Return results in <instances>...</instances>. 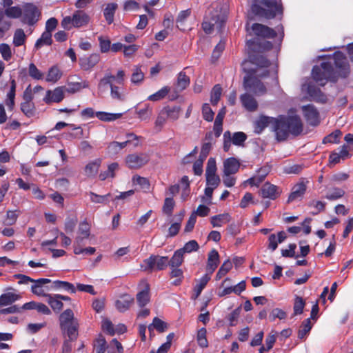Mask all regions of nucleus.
Listing matches in <instances>:
<instances>
[{"mask_svg": "<svg viewBox=\"0 0 353 353\" xmlns=\"http://www.w3.org/2000/svg\"><path fill=\"white\" fill-rule=\"evenodd\" d=\"M225 43L223 41H220L219 43L214 48L212 54V61L215 62L220 57L221 53L225 49Z\"/></svg>", "mask_w": 353, "mask_h": 353, "instance_id": "nucleus-62", "label": "nucleus"}, {"mask_svg": "<svg viewBox=\"0 0 353 353\" xmlns=\"http://www.w3.org/2000/svg\"><path fill=\"white\" fill-rule=\"evenodd\" d=\"M259 194L263 198L274 200L280 195L281 191L277 186L270 183H265L261 188Z\"/></svg>", "mask_w": 353, "mask_h": 353, "instance_id": "nucleus-13", "label": "nucleus"}, {"mask_svg": "<svg viewBox=\"0 0 353 353\" xmlns=\"http://www.w3.org/2000/svg\"><path fill=\"white\" fill-rule=\"evenodd\" d=\"M21 21L29 26H33L39 20L41 11L37 6L31 3L23 6Z\"/></svg>", "mask_w": 353, "mask_h": 353, "instance_id": "nucleus-6", "label": "nucleus"}, {"mask_svg": "<svg viewBox=\"0 0 353 353\" xmlns=\"http://www.w3.org/2000/svg\"><path fill=\"white\" fill-rule=\"evenodd\" d=\"M89 84L86 81L82 82H68L65 91L69 93H75L80 91L83 88H88Z\"/></svg>", "mask_w": 353, "mask_h": 353, "instance_id": "nucleus-38", "label": "nucleus"}, {"mask_svg": "<svg viewBox=\"0 0 353 353\" xmlns=\"http://www.w3.org/2000/svg\"><path fill=\"white\" fill-rule=\"evenodd\" d=\"M21 111L27 116L32 117L34 114V105L32 102H23L21 104Z\"/></svg>", "mask_w": 353, "mask_h": 353, "instance_id": "nucleus-63", "label": "nucleus"}, {"mask_svg": "<svg viewBox=\"0 0 353 353\" xmlns=\"http://www.w3.org/2000/svg\"><path fill=\"white\" fill-rule=\"evenodd\" d=\"M251 29L254 34L263 38H274L276 35L273 29L261 23H254Z\"/></svg>", "mask_w": 353, "mask_h": 353, "instance_id": "nucleus-12", "label": "nucleus"}, {"mask_svg": "<svg viewBox=\"0 0 353 353\" xmlns=\"http://www.w3.org/2000/svg\"><path fill=\"white\" fill-rule=\"evenodd\" d=\"M132 182L134 185H139L141 188L145 190V191L148 190L150 188V183L148 180L145 178L142 177L139 175H134L132 176Z\"/></svg>", "mask_w": 353, "mask_h": 353, "instance_id": "nucleus-49", "label": "nucleus"}, {"mask_svg": "<svg viewBox=\"0 0 353 353\" xmlns=\"http://www.w3.org/2000/svg\"><path fill=\"white\" fill-rule=\"evenodd\" d=\"M23 7L12 6L4 10V14L9 18L17 19L22 16Z\"/></svg>", "mask_w": 353, "mask_h": 353, "instance_id": "nucleus-48", "label": "nucleus"}, {"mask_svg": "<svg viewBox=\"0 0 353 353\" xmlns=\"http://www.w3.org/2000/svg\"><path fill=\"white\" fill-rule=\"evenodd\" d=\"M90 21V17L83 10L75 11L72 16L63 17L61 22L62 28L65 30H71L72 28H82L87 26Z\"/></svg>", "mask_w": 353, "mask_h": 353, "instance_id": "nucleus-4", "label": "nucleus"}, {"mask_svg": "<svg viewBox=\"0 0 353 353\" xmlns=\"http://www.w3.org/2000/svg\"><path fill=\"white\" fill-rule=\"evenodd\" d=\"M269 171V167L261 168L259 170L258 174L248 179V183H249L251 185L258 186L264 180Z\"/></svg>", "mask_w": 353, "mask_h": 353, "instance_id": "nucleus-26", "label": "nucleus"}, {"mask_svg": "<svg viewBox=\"0 0 353 353\" xmlns=\"http://www.w3.org/2000/svg\"><path fill=\"white\" fill-rule=\"evenodd\" d=\"M345 191L339 188H334L330 190L326 194L325 198L328 200H336L343 196Z\"/></svg>", "mask_w": 353, "mask_h": 353, "instance_id": "nucleus-51", "label": "nucleus"}, {"mask_svg": "<svg viewBox=\"0 0 353 353\" xmlns=\"http://www.w3.org/2000/svg\"><path fill=\"white\" fill-rule=\"evenodd\" d=\"M95 114L99 119L105 122L115 121L123 116L122 113H109L105 112H97Z\"/></svg>", "mask_w": 353, "mask_h": 353, "instance_id": "nucleus-33", "label": "nucleus"}, {"mask_svg": "<svg viewBox=\"0 0 353 353\" xmlns=\"http://www.w3.org/2000/svg\"><path fill=\"white\" fill-rule=\"evenodd\" d=\"M246 139V134L242 132H237L234 133L232 135L231 134L232 143L235 145H243V143L245 142Z\"/></svg>", "mask_w": 353, "mask_h": 353, "instance_id": "nucleus-52", "label": "nucleus"}, {"mask_svg": "<svg viewBox=\"0 0 353 353\" xmlns=\"http://www.w3.org/2000/svg\"><path fill=\"white\" fill-rule=\"evenodd\" d=\"M302 110L305 118L310 125H318L319 123V114L314 106L310 105L303 106Z\"/></svg>", "mask_w": 353, "mask_h": 353, "instance_id": "nucleus-17", "label": "nucleus"}, {"mask_svg": "<svg viewBox=\"0 0 353 353\" xmlns=\"http://www.w3.org/2000/svg\"><path fill=\"white\" fill-rule=\"evenodd\" d=\"M136 114L141 121L149 120L152 114V108L149 105H145L144 108L137 110Z\"/></svg>", "mask_w": 353, "mask_h": 353, "instance_id": "nucleus-43", "label": "nucleus"}, {"mask_svg": "<svg viewBox=\"0 0 353 353\" xmlns=\"http://www.w3.org/2000/svg\"><path fill=\"white\" fill-rule=\"evenodd\" d=\"M117 8V4L115 3H108L104 10V17L107 22L110 24L114 21V14Z\"/></svg>", "mask_w": 353, "mask_h": 353, "instance_id": "nucleus-42", "label": "nucleus"}, {"mask_svg": "<svg viewBox=\"0 0 353 353\" xmlns=\"http://www.w3.org/2000/svg\"><path fill=\"white\" fill-rule=\"evenodd\" d=\"M240 100L242 105L250 112H254L258 108V103L253 96L249 93L241 95Z\"/></svg>", "mask_w": 353, "mask_h": 353, "instance_id": "nucleus-18", "label": "nucleus"}, {"mask_svg": "<svg viewBox=\"0 0 353 353\" xmlns=\"http://www.w3.org/2000/svg\"><path fill=\"white\" fill-rule=\"evenodd\" d=\"M162 110L166 115L167 119L172 121H176L180 117L181 108L179 107H165Z\"/></svg>", "mask_w": 353, "mask_h": 353, "instance_id": "nucleus-34", "label": "nucleus"}, {"mask_svg": "<svg viewBox=\"0 0 353 353\" xmlns=\"http://www.w3.org/2000/svg\"><path fill=\"white\" fill-rule=\"evenodd\" d=\"M222 89L219 85H216L211 92L210 101L212 105H216L221 96Z\"/></svg>", "mask_w": 353, "mask_h": 353, "instance_id": "nucleus-58", "label": "nucleus"}, {"mask_svg": "<svg viewBox=\"0 0 353 353\" xmlns=\"http://www.w3.org/2000/svg\"><path fill=\"white\" fill-rule=\"evenodd\" d=\"M190 84V78L185 73L181 72L179 74L177 79V87L179 90H183L185 89Z\"/></svg>", "mask_w": 353, "mask_h": 353, "instance_id": "nucleus-54", "label": "nucleus"}, {"mask_svg": "<svg viewBox=\"0 0 353 353\" xmlns=\"http://www.w3.org/2000/svg\"><path fill=\"white\" fill-rule=\"evenodd\" d=\"M175 205L174 201L172 197H166L164 201V203L162 208V210L163 213H165L167 215H171L172 213L174 207Z\"/></svg>", "mask_w": 353, "mask_h": 353, "instance_id": "nucleus-55", "label": "nucleus"}, {"mask_svg": "<svg viewBox=\"0 0 353 353\" xmlns=\"http://www.w3.org/2000/svg\"><path fill=\"white\" fill-rule=\"evenodd\" d=\"M286 237V234L283 231L279 232L277 234H270L268 238V248L272 251H274L277 248L278 244L284 241Z\"/></svg>", "mask_w": 353, "mask_h": 353, "instance_id": "nucleus-22", "label": "nucleus"}, {"mask_svg": "<svg viewBox=\"0 0 353 353\" xmlns=\"http://www.w3.org/2000/svg\"><path fill=\"white\" fill-rule=\"evenodd\" d=\"M232 267V264L230 260H226L225 261H224V263L222 264L216 275V279H221L230 270Z\"/></svg>", "mask_w": 353, "mask_h": 353, "instance_id": "nucleus-53", "label": "nucleus"}, {"mask_svg": "<svg viewBox=\"0 0 353 353\" xmlns=\"http://www.w3.org/2000/svg\"><path fill=\"white\" fill-rule=\"evenodd\" d=\"M251 10L255 15L272 19L281 12V6L279 0H253Z\"/></svg>", "mask_w": 353, "mask_h": 353, "instance_id": "nucleus-3", "label": "nucleus"}, {"mask_svg": "<svg viewBox=\"0 0 353 353\" xmlns=\"http://www.w3.org/2000/svg\"><path fill=\"white\" fill-rule=\"evenodd\" d=\"M19 298V295L12 292L3 294L0 296V306L10 305L18 300Z\"/></svg>", "mask_w": 353, "mask_h": 353, "instance_id": "nucleus-39", "label": "nucleus"}, {"mask_svg": "<svg viewBox=\"0 0 353 353\" xmlns=\"http://www.w3.org/2000/svg\"><path fill=\"white\" fill-rule=\"evenodd\" d=\"M230 221V216L228 213L213 216L210 219V223L214 228L221 227L223 224L229 223Z\"/></svg>", "mask_w": 353, "mask_h": 353, "instance_id": "nucleus-27", "label": "nucleus"}, {"mask_svg": "<svg viewBox=\"0 0 353 353\" xmlns=\"http://www.w3.org/2000/svg\"><path fill=\"white\" fill-rule=\"evenodd\" d=\"M270 62L261 54L255 52H250L249 59L242 63V68L245 72L243 86L247 92L256 96H261L266 93L267 89L262 79L269 74L268 68Z\"/></svg>", "mask_w": 353, "mask_h": 353, "instance_id": "nucleus-1", "label": "nucleus"}, {"mask_svg": "<svg viewBox=\"0 0 353 353\" xmlns=\"http://www.w3.org/2000/svg\"><path fill=\"white\" fill-rule=\"evenodd\" d=\"M170 88L168 86H165L154 94L150 95L148 97V99L151 101H160L164 99L165 96L170 92Z\"/></svg>", "mask_w": 353, "mask_h": 353, "instance_id": "nucleus-46", "label": "nucleus"}, {"mask_svg": "<svg viewBox=\"0 0 353 353\" xmlns=\"http://www.w3.org/2000/svg\"><path fill=\"white\" fill-rule=\"evenodd\" d=\"M240 167V163L235 158H228L223 162L224 175H231L236 173Z\"/></svg>", "mask_w": 353, "mask_h": 353, "instance_id": "nucleus-20", "label": "nucleus"}, {"mask_svg": "<svg viewBox=\"0 0 353 353\" xmlns=\"http://www.w3.org/2000/svg\"><path fill=\"white\" fill-rule=\"evenodd\" d=\"M150 161L147 153H132L125 158V163L130 169L138 170L145 165Z\"/></svg>", "mask_w": 353, "mask_h": 353, "instance_id": "nucleus-8", "label": "nucleus"}, {"mask_svg": "<svg viewBox=\"0 0 353 353\" xmlns=\"http://www.w3.org/2000/svg\"><path fill=\"white\" fill-rule=\"evenodd\" d=\"M134 303V298L128 294H124L118 299L115 305L120 312H125L128 310Z\"/></svg>", "mask_w": 353, "mask_h": 353, "instance_id": "nucleus-21", "label": "nucleus"}, {"mask_svg": "<svg viewBox=\"0 0 353 353\" xmlns=\"http://www.w3.org/2000/svg\"><path fill=\"white\" fill-rule=\"evenodd\" d=\"M60 325L65 331H77L79 329L78 320L74 318V313L70 309L65 310L60 315Z\"/></svg>", "mask_w": 353, "mask_h": 353, "instance_id": "nucleus-9", "label": "nucleus"}, {"mask_svg": "<svg viewBox=\"0 0 353 353\" xmlns=\"http://www.w3.org/2000/svg\"><path fill=\"white\" fill-rule=\"evenodd\" d=\"M103 331H126L127 327L124 324H118L115 327L112 323L108 319H103L101 321Z\"/></svg>", "mask_w": 353, "mask_h": 353, "instance_id": "nucleus-30", "label": "nucleus"}, {"mask_svg": "<svg viewBox=\"0 0 353 353\" xmlns=\"http://www.w3.org/2000/svg\"><path fill=\"white\" fill-rule=\"evenodd\" d=\"M168 263V256L151 255L150 257L143 261L140 267L143 271L152 272L154 270H162L165 269Z\"/></svg>", "mask_w": 353, "mask_h": 353, "instance_id": "nucleus-5", "label": "nucleus"}, {"mask_svg": "<svg viewBox=\"0 0 353 353\" xmlns=\"http://www.w3.org/2000/svg\"><path fill=\"white\" fill-rule=\"evenodd\" d=\"M99 41L100 50L102 53H106L110 51L111 47L110 40L103 36L98 37Z\"/></svg>", "mask_w": 353, "mask_h": 353, "instance_id": "nucleus-57", "label": "nucleus"}, {"mask_svg": "<svg viewBox=\"0 0 353 353\" xmlns=\"http://www.w3.org/2000/svg\"><path fill=\"white\" fill-rule=\"evenodd\" d=\"M131 140H127L123 142L112 141L109 143L107 148V153L110 156H114L119 154L121 150L125 148Z\"/></svg>", "mask_w": 353, "mask_h": 353, "instance_id": "nucleus-23", "label": "nucleus"}, {"mask_svg": "<svg viewBox=\"0 0 353 353\" xmlns=\"http://www.w3.org/2000/svg\"><path fill=\"white\" fill-rule=\"evenodd\" d=\"M61 76L62 73L59 68L57 66H52L49 69L46 80L48 82L55 83Z\"/></svg>", "mask_w": 353, "mask_h": 353, "instance_id": "nucleus-37", "label": "nucleus"}, {"mask_svg": "<svg viewBox=\"0 0 353 353\" xmlns=\"http://www.w3.org/2000/svg\"><path fill=\"white\" fill-rule=\"evenodd\" d=\"M277 118L260 116L254 123V132L260 134L269 124H272L273 128L276 125Z\"/></svg>", "mask_w": 353, "mask_h": 353, "instance_id": "nucleus-14", "label": "nucleus"}, {"mask_svg": "<svg viewBox=\"0 0 353 353\" xmlns=\"http://www.w3.org/2000/svg\"><path fill=\"white\" fill-rule=\"evenodd\" d=\"M144 79V73L139 66H136L133 69L130 81L133 84L139 85Z\"/></svg>", "mask_w": 353, "mask_h": 353, "instance_id": "nucleus-47", "label": "nucleus"}, {"mask_svg": "<svg viewBox=\"0 0 353 353\" xmlns=\"http://www.w3.org/2000/svg\"><path fill=\"white\" fill-rule=\"evenodd\" d=\"M77 223V217H68L64 223V229L67 233L73 232L74 228Z\"/></svg>", "mask_w": 353, "mask_h": 353, "instance_id": "nucleus-64", "label": "nucleus"}, {"mask_svg": "<svg viewBox=\"0 0 353 353\" xmlns=\"http://www.w3.org/2000/svg\"><path fill=\"white\" fill-rule=\"evenodd\" d=\"M83 242L79 245L74 244V252L76 254H93L95 252V248L89 247L88 248H83Z\"/></svg>", "mask_w": 353, "mask_h": 353, "instance_id": "nucleus-56", "label": "nucleus"}, {"mask_svg": "<svg viewBox=\"0 0 353 353\" xmlns=\"http://www.w3.org/2000/svg\"><path fill=\"white\" fill-rule=\"evenodd\" d=\"M139 292L137 294V301L140 307H144L150 301V285L142 280L139 284Z\"/></svg>", "mask_w": 353, "mask_h": 353, "instance_id": "nucleus-10", "label": "nucleus"}, {"mask_svg": "<svg viewBox=\"0 0 353 353\" xmlns=\"http://www.w3.org/2000/svg\"><path fill=\"white\" fill-rule=\"evenodd\" d=\"M167 119H168L166 117V115L165 114L163 110H161L158 114L157 119L154 121V128L157 132H159L162 130L164 125L167 121Z\"/></svg>", "mask_w": 353, "mask_h": 353, "instance_id": "nucleus-45", "label": "nucleus"}, {"mask_svg": "<svg viewBox=\"0 0 353 353\" xmlns=\"http://www.w3.org/2000/svg\"><path fill=\"white\" fill-rule=\"evenodd\" d=\"M305 190L306 184L303 181L296 183L292 189V192L288 197V203L301 200L303 198Z\"/></svg>", "mask_w": 353, "mask_h": 353, "instance_id": "nucleus-16", "label": "nucleus"}, {"mask_svg": "<svg viewBox=\"0 0 353 353\" xmlns=\"http://www.w3.org/2000/svg\"><path fill=\"white\" fill-rule=\"evenodd\" d=\"M51 288L54 290L62 289L66 292H69L71 293L76 292V288L74 287V285L67 281H55L52 283Z\"/></svg>", "mask_w": 353, "mask_h": 353, "instance_id": "nucleus-28", "label": "nucleus"}, {"mask_svg": "<svg viewBox=\"0 0 353 353\" xmlns=\"http://www.w3.org/2000/svg\"><path fill=\"white\" fill-rule=\"evenodd\" d=\"M183 255L184 254L179 249L174 252L173 256L168 261V265L170 266V268H179L183 262Z\"/></svg>", "mask_w": 353, "mask_h": 353, "instance_id": "nucleus-36", "label": "nucleus"}, {"mask_svg": "<svg viewBox=\"0 0 353 353\" xmlns=\"http://www.w3.org/2000/svg\"><path fill=\"white\" fill-rule=\"evenodd\" d=\"M190 15V10H183L179 12L176 21L178 28L183 31L190 29V27L188 25V19Z\"/></svg>", "mask_w": 353, "mask_h": 353, "instance_id": "nucleus-24", "label": "nucleus"}, {"mask_svg": "<svg viewBox=\"0 0 353 353\" xmlns=\"http://www.w3.org/2000/svg\"><path fill=\"white\" fill-rule=\"evenodd\" d=\"M332 72V67L330 63L323 62L320 66H315L312 70L314 79L320 85H324Z\"/></svg>", "mask_w": 353, "mask_h": 353, "instance_id": "nucleus-7", "label": "nucleus"}, {"mask_svg": "<svg viewBox=\"0 0 353 353\" xmlns=\"http://www.w3.org/2000/svg\"><path fill=\"white\" fill-rule=\"evenodd\" d=\"M108 346L104 337L101 335L96 339L94 344V350L95 353H105Z\"/></svg>", "mask_w": 353, "mask_h": 353, "instance_id": "nucleus-44", "label": "nucleus"}, {"mask_svg": "<svg viewBox=\"0 0 353 353\" xmlns=\"http://www.w3.org/2000/svg\"><path fill=\"white\" fill-rule=\"evenodd\" d=\"M101 164V160L100 159H95L88 163L84 169L85 174L88 177L95 176L98 172Z\"/></svg>", "mask_w": 353, "mask_h": 353, "instance_id": "nucleus-25", "label": "nucleus"}, {"mask_svg": "<svg viewBox=\"0 0 353 353\" xmlns=\"http://www.w3.org/2000/svg\"><path fill=\"white\" fill-rule=\"evenodd\" d=\"M286 316H287L286 312L285 311H283V310L279 309V308H274L271 311L268 319L270 321H274L276 319H279L281 320L284 319L286 317Z\"/></svg>", "mask_w": 353, "mask_h": 353, "instance_id": "nucleus-60", "label": "nucleus"}, {"mask_svg": "<svg viewBox=\"0 0 353 353\" xmlns=\"http://www.w3.org/2000/svg\"><path fill=\"white\" fill-rule=\"evenodd\" d=\"M52 41V33L45 30L41 37L36 41L35 48L38 49L45 45L50 46Z\"/></svg>", "mask_w": 353, "mask_h": 353, "instance_id": "nucleus-41", "label": "nucleus"}, {"mask_svg": "<svg viewBox=\"0 0 353 353\" xmlns=\"http://www.w3.org/2000/svg\"><path fill=\"white\" fill-rule=\"evenodd\" d=\"M58 294H48L47 295V302L54 311L59 312L62 310L63 304L61 301Z\"/></svg>", "mask_w": 353, "mask_h": 353, "instance_id": "nucleus-32", "label": "nucleus"}, {"mask_svg": "<svg viewBox=\"0 0 353 353\" xmlns=\"http://www.w3.org/2000/svg\"><path fill=\"white\" fill-rule=\"evenodd\" d=\"M119 165L118 163H112L108 166L106 171L100 173L99 177L101 181H104L106 179L111 177L114 178L115 176V172L119 170Z\"/></svg>", "mask_w": 353, "mask_h": 353, "instance_id": "nucleus-35", "label": "nucleus"}, {"mask_svg": "<svg viewBox=\"0 0 353 353\" xmlns=\"http://www.w3.org/2000/svg\"><path fill=\"white\" fill-rule=\"evenodd\" d=\"M63 98L64 88L57 87L53 90H48L43 98V101L48 104L51 103H59L63 99Z\"/></svg>", "mask_w": 353, "mask_h": 353, "instance_id": "nucleus-11", "label": "nucleus"}, {"mask_svg": "<svg viewBox=\"0 0 353 353\" xmlns=\"http://www.w3.org/2000/svg\"><path fill=\"white\" fill-rule=\"evenodd\" d=\"M219 263V255L218 252L213 249L209 254L208 257V263L206 266V271L208 274H211L217 268Z\"/></svg>", "mask_w": 353, "mask_h": 353, "instance_id": "nucleus-19", "label": "nucleus"}, {"mask_svg": "<svg viewBox=\"0 0 353 353\" xmlns=\"http://www.w3.org/2000/svg\"><path fill=\"white\" fill-rule=\"evenodd\" d=\"M169 329H171L170 325L158 317L154 318L152 323L148 325L149 331H152L153 330L163 331Z\"/></svg>", "mask_w": 353, "mask_h": 353, "instance_id": "nucleus-31", "label": "nucleus"}, {"mask_svg": "<svg viewBox=\"0 0 353 353\" xmlns=\"http://www.w3.org/2000/svg\"><path fill=\"white\" fill-rule=\"evenodd\" d=\"M199 246L195 240H191L186 243L183 248L179 249L182 253H190L193 251H196Z\"/></svg>", "mask_w": 353, "mask_h": 353, "instance_id": "nucleus-61", "label": "nucleus"}, {"mask_svg": "<svg viewBox=\"0 0 353 353\" xmlns=\"http://www.w3.org/2000/svg\"><path fill=\"white\" fill-rule=\"evenodd\" d=\"M26 39L24 31L21 28L15 30L13 37V43L15 46H22Z\"/></svg>", "mask_w": 353, "mask_h": 353, "instance_id": "nucleus-50", "label": "nucleus"}, {"mask_svg": "<svg viewBox=\"0 0 353 353\" xmlns=\"http://www.w3.org/2000/svg\"><path fill=\"white\" fill-rule=\"evenodd\" d=\"M210 279V275L206 274L200 280L198 281V283L195 285L194 288V294L192 295L193 299H196L199 297V296L201 294L202 290L205 287Z\"/></svg>", "mask_w": 353, "mask_h": 353, "instance_id": "nucleus-29", "label": "nucleus"}, {"mask_svg": "<svg viewBox=\"0 0 353 353\" xmlns=\"http://www.w3.org/2000/svg\"><path fill=\"white\" fill-rule=\"evenodd\" d=\"M341 135V132L339 130H335L329 135L325 137L323 139V143H337Z\"/></svg>", "mask_w": 353, "mask_h": 353, "instance_id": "nucleus-59", "label": "nucleus"}, {"mask_svg": "<svg viewBox=\"0 0 353 353\" xmlns=\"http://www.w3.org/2000/svg\"><path fill=\"white\" fill-rule=\"evenodd\" d=\"M117 81L116 76L111 74L110 73L106 74L103 78H102L98 85V89L99 92H103L106 90L105 85L112 84V81Z\"/></svg>", "mask_w": 353, "mask_h": 353, "instance_id": "nucleus-40", "label": "nucleus"}, {"mask_svg": "<svg viewBox=\"0 0 353 353\" xmlns=\"http://www.w3.org/2000/svg\"><path fill=\"white\" fill-rule=\"evenodd\" d=\"M90 235V225L86 221H81L78 227L77 235L75 238L74 244L79 245L83 242V240L89 238Z\"/></svg>", "mask_w": 353, "mask_h": 353, "instance_id": "nucleus-15", "label": "nucleus"}, {"mask_svg": "<svg viewBox=\"0 0 353 353\" xmlns=\"http://www.w3.org/2000/svg\"><path fill=\"white\" fill-rule=\"evenodd\" d=\"M276 122V125L274 128V131L279 141H285L290 134L298 135L303 131V123L296 115L280 116Z\"/></svg>", "mask_w": 353, "mask_h": 353, "instance_id": "nucleus-2", "label": "nucleus"}]
</instances>
